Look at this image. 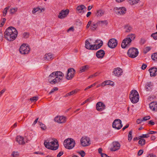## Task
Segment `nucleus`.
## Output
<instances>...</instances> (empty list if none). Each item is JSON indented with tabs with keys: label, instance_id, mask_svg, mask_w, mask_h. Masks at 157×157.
Segmentation results:
<instances>
[{
	"label": "nucleus",
	"instance_id": "10",
	"mask_svg": "<svg viewBox=\"0 0 157 157\" xmlns=\"http://www.w3.org/2000/svg\"><path fill=\"white\" fill-rule=\"evenodd\" d=\"M81 145L84 147L87 146L90 144V139L86 137H82L80 140Z\"/></svg>",
	"mask_w": 157,
	"mask_h": 157
},
{
	"label": "nucleus",
	"instance_id": "4",
	"mask_svg": "<svg viewBox=\"0 0 157 157\" xmlns=\"http://www.w3.org/2000/svg\"><path fill=\"white\" fill-rule=\"evenodd\" d=\"M75 144V140L71 138L66 139L63 142V145L65 147L68 149H72L74 147Z\"/></svg>",
	"mask_w": 157,
	"mask_h": 157
},
{
	"label": "nucleus",
	"instance_id": "49",
	"mask_svg": "<svg viewBox=\"0 0 157 157\" xmlns=\"http://www.w3.org/2000/svg\"><path fill=\"white\" fill-rule=\"evenodd\" d=\"M58 89L57 87H55L53 88L49 93V94H51L53 93L55 91L58 90Z\"/></svg>",
	"mask_w": 157,
	"mask_h": 157
},
{
	"label": "nucleus",
	"instance_id": "61",
	"mask_svg": "<svg viewBox=\"0 0 157 157\" xmlns=\"http://www.w3.org/2000/svg\"><path fill=\"white\" fill-rule=\"evenodd\" d=\"M91 21H89L88 22V24L86 25V28H88L90 26H91Z\"/></svg>",
	"mask_w": 157,
	"mask_h": 157
},
{
	"label": "nucleus",
	"instance_id": "35",
	"mask_svg": "<svg viewBox=\"0 0 157 157\" xmlns=\"http://www.w3.org/2000/svg\"><path fill=\"white\" fill-rule=\"evenodd\" d=\"M140 140L138 142V144L140 145L141 146L144 145L145 144L146 141L145 139L142 138L139 139Z\"/></svg>",
	"mask_w": 157,
	"mask_h": 157
},
{
	"label": "nucleus",
	"instance_id": "21",
	"mask_svg": "<svg viewBox=\"0 0 157 157\" xmlns=\"http://www.w3.org/2000/svg\"><path fill=\"white\" fill-rule=\"evenodd\" d=\"M113 72L115 76L119 77L122 75L123 71L121 69L117 67L114 69Z\"/></svg>",
	"mask_w": 157,
	"mask_h": 157
},
{
	"label": "nucleus",
	"instance_id": "47",
	"mask_svg": "<svg viewBox=\"0 0 157 157\" xmlns=\"http://www.w3.org/2000/svg\"><path fill=\"white\" fill-rule=\"evenodd\" d=\"M140 138H147L150 137L148 133L145 134H142L141 136H140Z\"/></svg>",
	"mask_w": 157,
	"mask_h": 157
},
{
	"label": "nucleus",
	"instance_id": "40",
	"mask_svg": "<svg viewBox=\"0 0 157 157\" xmlns=\"http://www.w3.org/2000/svg\"><path fill=\"white\" fill-rule=\"evenodd\" d=\"M151 59L153 60L157 59V52L155 53L151 56Z\"/></svg>",
	"mask_w": 157,
	"mask_h": 157
},
{
	"label": "nucleus",
	"instance_id": "62",
	"mask_svg": "<svg viewBox=\"0 0 157 157\" xmlns=\"http://www.w3.org/2000/svg\"><path fill=\"white\" fill-rule=\"evenodd\" d=\"M148 124L153 125L155 124V123L152 120H151L149 121Z\"/></svg>",
	"mask_w": 157,
	"mask_h": 157
},
{
	"label": "nucleus",
	"instance_id": "24",
	"mask_svg": "<svg viewBox=\"0 0 157 157\" xmlns=\"http://www.w3.org/2000/svg\"><path fill=\"white\" fill-rule=\"evenodd\" d=\"M16 141L20 145H23L25 144L23 137L20 136L17 137Z\"/></svg>",
	"mask_w": 157,
	"mask_h": 157
},
{
	"label": "nucleus",
	"instance_id": "54",
	"mask_svg": "<svg viewBox=\"0 0 157 157\" xmlns=\"http://www.w3.org/2000/svg\"><path fill=\"white\" fill-rule=\"evenodd\" d=\"M98 74L97 72L95 73L94 74L92 75H90L89 77V78H92L95 77L97 76L98 75Z\"/></svg>",
	"mask_w": 157,
	"mask_h": 157
},
{
	"label": "nucleus",
	"instance_id": "6",
	"mask_svg": "<svg viewBox=\"0 0 157 157\" xmlns=\"http://www.w3.org/2000/svg\"><path fill=\"white\" fill-rule=\"evenodd\" d=\"M57 77H56L54 72L51 73L48 78L49 82L52 84H55L58 83Z\"/></svg>",
	"mask_w": 157,
	"mask_h": 157
},
{
	"label": "nucleus",
	"instance_id": "41",
	"mask_svg": "<svg viewBox=\"0 0 157 157\" xmlns=\"http://www.w3.org/2000/svg\"><path fill=\"white\" fill-rule=\"evenodd\" d=\"M132 130L130 131L129 132L128 135V140L129 141H130L132 139Z\"/></svg>",
	"mask_w": 157,
	"mask_h": 157
},
{
	"label": "nucleus",
	"instance_id": "25",
	"mask_svg": "<svg viewBox=\"0 0 157 157\" xmlns=\"http://www.w3.org/2000/svg\"><path fill=\"white\" fill-rule=\"evenodd\" d=\"M44 58L46 60L49 61L52 60L53 58V55L51 53H49L45 54Z\"/></svg>",
	"mask_w": 157,
	"mask_h": 157
},
{
	"label": "nucleus",
	"instance_id": "23",
	"mask_svg": "<svg viewBox=\"0 0 157 157\" xmlns=\"http://www.w3.org/2000/svg\"><path fill=\"white\" fill-rule=\"evenodd\" d=\"M149 107L152 110L157 111V102H152L149 104Z\"/></svg>",
	"mask_w": 157,
	"mask_h": 157
},
{
	"label": "nucleus",
	"instance_id": "44",
	"mask_svg": "<svg viewBox=\"0 0 157 157\" xmlns=\"http://www.w3.org/2000/svg\"><path fill=\"white\" fill-rule=\"evenodd\" d=\"M151 36L155 40H157V32L151 34Z\"/></svg>",
	"mask_w": 157,
	"mask_h": 157
},
{
	"label": "nucleus",
	"instance_id": "2",
	"mask_svg": "<svg viewBox=\"0 0 157 157\" xmlns=\"http://www.w3.org/2000/svg\"><path fill=\"white\" fill-rule=\"evenodd\" d=\"M135 37L134 34H131L128 35V37L124 39L122 41L121 47L123 48H128L130 46L132 40H134Z\"/></svg>",
	"mask_w": 157,
	"mask_h": 157
},
{
	"label": "nucleus",
	"instance_id": "5",
	"mask_svg": "<svg viewBox=\"0 0 157 157\" xmlns=\"http://www.w3.org/2000/svg\"><path fill=\"white\" fill-rule=\"evenodd\" d=\"M138 53L139 52L138 49L134 47L130 48L127 52L128 56L132 58H134L137 57Z\"/></svg>",
	"mask_w": 157,
	"mask_h": 157
},
{
	"label": "nucleus",
	"instance_id": "31",
	"mask_svg": "<svg viewBox=\"0 0 157 157\" xmlns=\"http://www.w3.org/2000/svg\"><path fill=\"white\" fill-rule=\"evenodd\" d=\"M44 11V8H42L41 9L39 8V7H37L36 8H34L32 11V13L33 14H34L36 12L39 11L40 12H41L42 10Z\"/></svg>",
	"mask_w": 157,
	"mask_h": 157
},
{
	"label": "nucleus",
	"instance_id": "52",
	"mask_svg": "<svg viewBox=\"0 0 157 157\" xmlns=\"http://www.w3.org/2000/svg\"><path fill=\"white\" fill-rule=\"evenodd\" d=\"M145 42H146V40L144 38H141L140 40V44H143L145 43Z\"/></svg>",
	"mask_w": 157,
	"mask_h": 157
},
{
	"label": "nucleus",
	"instance_id": "48",
	"mask_svg": "<svg viewBox=\"0 0 157 157\" xmlns=\"http://www.w3.org/2000/svg\"><path fill=\"white\" fill-rule=\"evenodd\" d=\"M2 19V21H1L0 23V27H2L4 25L6 20V19L5 18H3Z\"/></svg>",
	"mask_w": 157,
	"mask_h": 157
},
{
	"label": "nucleus",
	"instance_id": "53",
	"mask_svg": "<svg viewBox=\"0 0 157 157\" xmlns=\"http://www.w3.org/2000/svg\"><path fill=\"white\" fill-rule=\"evenodd\" d=\"M79 154L82 157H84L85 155V153L83 151H81L80 152H79Z\"/></svg>",
	"mask_w": 157,
	"mask_h": 157
},
{
	"label": "nucleus",
	"instance_id": "19",
	"mask_svg": "<svg viewBox=\"0 0 157 157\" xmlns=\"http://www.w3.org/2000/svg\"><path fill=\"white\" fill-rule=\"evenodd\" d=\"M150 73V75L151 77L155 76L157 73H156L157 71V68L154 67L150 68L148 70Z\"/></svg>",
	"mask_w": 157,
	"mask_h": 157
},
{
	"label": "nucleus",
	"instance_id": "55",
	"mask_svg": "<svg viewBox=\"0 0 157 157\" xmlns=\"http://www.w3.org/2000/svg\"><path fill=\"white\" fill-rule=\"evenodd\" d=\"M105 83L106 85H112L111 84V82H113L111 81L110 80L108 81H105Z\"/></svg>",
	"mask_w": 157,
	"mask_h": 157
},
{
	"label": "nucleus",
	"instance_id": "43",
	"mask_svg": "<svg viewBox=\"0 0 157 157\" xmlns=\"http://www.w3.org/2000/svg\"><path fill=\"white\" fill-rule=\"evenodd\" d=\"M151 49V48L149 47H147L145 48L144 49L143 51V52L144 54H146L147 52H148Z\"/></svg>",
	"mask_w": 157,
	"mask_h": 157
},
{
	"label": "nucleus",
	"instance_id": "27",
	"mask_svg": "<svg viewBox=\"0 0 157 157\" xmlns=\"http://www.w3.org/2000/svg\"><path fill=\"white\" fill-rule=\"evenodd\" d=\"M85 47L86 48L88 49L91 50L92 47V45L90 44L88 40H86L85 42Z\"/></svg>",
	"mask_w": 157,
	"mask_h": 157
},
{
	"label": "nucleus",
	"instance_id": "33",
	"mask_svg": "<svg viewBox=\"0 0 157 157\" xmlns=\"http://www.w3.org/2000/svg\"><path fill=\"white\" fill-rule=\"evenodd\" d=\"M150 119V118H138L136 120V122L137 123V124H140L144 121H146Z\"/></svg>",
	"mask_w": 157,
	"mask_h": 157
},
{
	"label": "nucleus",
	"instance_id": "38",
	"mask_svg": "<svg viewBox=\"0 0 157 157\" xmlns=\"http://www.w3.org/2000/svg\"><path fill=\"white\" fill-rule=\"evenodd\" d=\"M17 8H12L10 9V13L11 14H13L17 11Z\"/></svg>",
	"mask_w": 157,
	"mask_h": 157
},
{
	"label": "nucleus",
	"instance_id": "13",
	"mask_svg": "<svg viewBox=\"0 0 157 157\" xmlns=\"http://www.w3.org/2000/svg\"><path fill=\"white\" fill-rule=\"evenodd\" d=\"M112 147L110 150L112 151H115L119 150L120 147V144L117 141H113L112 143Z\"/></svg>",
	"mask_w": 157,
	"mask_h": 157
},
{
	"label": "nucleus",
	"instance_id": "28",
	"mask_svg": "<svg viewBox=\"0 0 157 157\" xmlns=\"http://www.w3.org/2000/svg\"><path fill=\"white\" fill-rule=\"evenodd\" d=\"M86 10V8L84 5H82L80 6H77V10L79 11V13H81L82 12L81 11L82 10H83V12H84V10Z\"/></svg>",
	"mask_w": 157,
	"mask_h": 157
},
{
	"label": "nucleus",
	"instance_id": "16",
	"mask_svg": "<svg viewBox=\"0 0 157 157\" xmlns=\"http://www.w3.org/2000/svg\"><path fill=\"white\" fill-rule=\"evenodd\" d=\"M69 10L68 9H66L65 10H62L58 16V17L60 19H63L68 14Z\"/></svg>",
	"mask_w": 157,
	"mask_h": 157
},
{
	"label": "nucleus",
	"instance_id": "8",
	"mask_svg": "<svg viewBox=\"0 0 157 157\" xmlns=\"http://www.w3.org/2000/svg\"><path fill=\"white\" fill-rule=\"evenodd\" d=\"M121 121L119 119H115L113 122L112 126L113 128L119 130L122 127Z\"/></svg>",
	"mask_w": 157,
	"mask_h": 157
},
{
	"label": "nucleus",
	"instance_id": "39",
	"mask_svg": "<svg viewBox=\"0 0 157 157\" xmlns=\"http://www.w3.org/2000/svg\"><path fill=\"white\" fill-rule=\"evenodd\" d=\"M50 142L51 145L52 146H55L56 145V146H57L58 144V142L57 140H54V141H52Z\"/></svg>",
	"mask_w": 157,
	"mask_h": 157
},
{
	"label": "nucleus",
	"instance_id": "17",
	"mask_svg": "<svg viewBox=\"0 0 157 157\" xmlns=\"http://www.w3.org/2000/svg\"><path fill=\"white\" fill-rule=\"evenodd\" d=\"M100 42L98 44H94L92 45V49L91 50H97L102 45L103 42L102 40H100L97 39L95 41L96 43H98L99 42Z\"/></svg>",
	"mask_w": 157,
	"mask_h": 157
},
{
	"label": "nucleus",
	"instance_id": "20",
	"mask_svg": "<svg viewBox=\"0 0 157 157\" xmlns=\"http://www.w3.org/2000/svg\"><path fill=\"white\" fill-rule=\"evenodd\" d=\"M153 84L151 82H147L145 85V88L147 91H151L153 88Z\"/></svg>",
	"mask_w": 157,
	"mask_h": 157
},
{
	"label": "nucleus",
	"instance_id": "57",
	"mask_svg": "<svg viewBox=\"0 0 157 157\" xmlns=\"http://www.w3.org/2000/svg\"><path fill=\"white\" fill-rule=\"evenodd\" d=\"M63 154V151H61L58 153L57 155V157H60Z\"/></svg>",
	"mask_w": 157,
	"mask_h": 157
},
{
	"label": "nucleus",
	"instance_id": "42",
	"mask_svg": "<svg viewBox=\"0 0 157 157\" xmlns=\"http://www.w3.org/2000/svg\"><path fill=\"white\" fill-rule=\"evenodd\" d=\"M38 99V97L34 96L30 98V100L32 102H35Z\"/></svg>",
	"mask_w": 157,
	"mask_h": 157
},
{
	"label": "nucleus",
	"instance_id": "37",
	"mask_svg": "<svg viewBox=\"0 0 157 157\" xmlns=\"http://www.w3.org/2000/svg\"><path fill=\"white\" fill-rule=\"evenodd\" d=\"M98 26V25H97V22L96 23H92L91 25L90 26L91 27L92 30H94L96 29V28Z\"/></svg>",
	"mask_w": 157,
	"mask_h": 157
},
{
	"label": "nucleus",
	"instance_id": "26",
	"mask_svg": "<svg viewBox=\"0 0 157 157\" xmlns=\"http://www.w3.org/2000/svg\"><path fill=\"white\" fill-rule=\"evenodd\" d=\"M79 90V89H76L75 90H73L67 94L66 95H65L64 97H68L69 96H71V95L73 94H76L78 92V91Z\"/></svg>",
	"mask_w": 157,
	"mask_h": 157
},
{
	"label": "nucleus",
	"instance_id": "15",
	"mask_svg": "<svg viewBox=\"0 0 157 157\" xmlns=\"http://www.w3.org/2000/svg\"><path fill=\"white\" fill-rule=\"evenodd\" d=\"M105 105L102 102H98L96 105V109L99 111L104 110L105 109Z\"/></svg>",
	"mask_w": 157,
	"mask_h": 157
},
{
	"label": "nucleus",
	"instance_id": "36",
	"mask_svg": "<svg viewBox=\"0 0 157 157\" xmlns=\"http://www.w3.org/2000/svg\"><path fill=\"white\" fill-rule=\"evenodd\" d=\"M140 0H129V3L131 5L136 4Z\"/></svg>",
	"mask_w": 157,
	"mask_h": 157
},
{
	"label": "nucleus",
	"instance_id": "32",
	"mask_svg": "<svg viewBox=\"0 0 157 157\" xmlns=\"http://www.w3.org/2000/svg\"><path fill=\"white\" fill-rule=\"evenodd\" d=\"M107 22L106 20H104L103 21H99L97 22V25H98V26H102L104 24L107 25Z\"/></svg>",
	"mask_w": 157,
	"mask_h": 157
},
{
	"label": "nucleus",
	"instance_id": "45",
	"mask_svg": "<svg viewBox=\"0 0 157 157\" xmlns=\"http://www.w3.org/2000/svg\"><path fill=\"white\" fill-rule=\"evenodd\" d=\"M9 6H8L5 8L4 9V10L3 11V17H5L6 15L7 12V10L9 9Z\"/></svg>",
	"mask_w": 157,
	"mask_h": 157
},
{
	"label": "nucleus",
	"instance_id": "3",
	"mask_svg": "<svg viewBox=\"0 0 157 157\" xmlns=\"http://www.w3.org/2000/svg\"><path fill=\"white\" fill-rule=\"evenodd\" d=\"M130 99L133 103L137 102L139 100V96L137 91L136 90H132L129 94Z\"/></svg>",
	"mask_w": 157,
	"mask_h": 157
},
{
	"label": "nucleus",
	"instance_id": "7",
	"mask_svg": "<svg viewBox=\"0 0 157 157\" xmlns=\"http://www.w3.org/2000/svg\"><path fill=\"white\" fill-rule=\"evenodd\" d=\"M30 51V48L28 46L25 44H22L19 49L20 52L22 54H28Z\"/></svg>",
	"mask_w": 157,
	"mask_h": 157
},
{
	"label": "nucleus",
	"instance_id": "34",
	"mask_svg": "<svg viewBox=\"0 0 157 157\" xmlns=\"http://www.w3.org/2000/svg\"><path fill=\"white\" fill-rule=\"evenodd\" d=\"M104 11L101 10H98L96 15L98 17H101L102 16L104 13Z\"/></svg>",
	"mask_w": 157,
	"mask_h": 157
},
{
	"label": "nucleus",
	"instance_id": "18",
	"mask_svg": "<svg viewBox=\"0 0 157 157\" xmlns=\"http://www.w3.org/2000/svg\"><path fill=\"white\" fill-rule=\"evenodd\" d=\"M55 75L56 77H57V80L58 82H59L60 81L62 80L63 77L64 75V74L61 71H54Z\"/></svg>",
	"mask_w": 157,
	"mask_h": 157
},
{
	"label": "nucleus",
	"instance_id": "59",
	"mask_svg": "<svg viewBox=\"0 0 157 157\" xmlns=\"http://www.w3.org/2000/svg\"><path fill=\"white\" fill-rule=\"evenodd\" d=\"M128 28L126 30V32H129L132 29V28L130 26H127Z\"/></svg>",
	"mask_w": 157,
	"mask_h": 157
},
{
	"label": "nucleus",
	"instance_id": "22",
	"mask_svg": "<svg viewBox=\"0 0 157 157\" xmlns=\"http://www.w3.org/2000/svg\"><path fill=\"white\" fill-rule=\"evenodd\" d=\"M105 54V52L102 49H101L97 52L96 56L98 58L101 59L103 57Z\"/></svg>",
	"mask_w": 157,
	"mask_h": 157
},
{
	"label": "nucleus",
	"instance_id": "56",
	"mask_svg": "<svg viewBox=\"0 0 157 157\" xmlns=\"http://www.w3.org/2000/svg\"><path fill=\"white\" fill-rule=\"evenodd\" d=\"M147 67V65L146 64H143L141 67V69L142 70H145Z\"/></svg>",
	"mask_w": 157,
	"mask_h": 157
},
{
	"label": "nucleus",
	"instance_id": "46",
	"mask_svg": "<svg viewBox=\"0 0 157 157\" xmlns=\"http://www.w3.org/2000/svg\"><path fill=\"white\" fill-rule=\"evenodd\" d=\"M39 123H40V124L41 126V128L42 130H45L46 129V127L45 124L40 122H39Z\"/></svg>",
	"mask_w": 157,
	"mask_h": 157
},
{
	"label": "nucleus",
	"instance_id": "14",
	"mask_svg": "<svg viewBox=\"0 0 157 157\" xmlns=\"http://www.w3.org/2000/svg\"><path fill=\"white\" fill-rule=\"evenodd\" d=\"M44 144L46 147L53 150H56L58 149L59 146V144L56 146H52L51 145L50 142H47V141H44Z\"/></svg>",
	"mask_w": 157,
	"mask_h": 157
},
{
	"label": "nucleus",
	"instance_id": "11",
	"mask_svg": "<svg viewBox=\"0 0 157 157\" xmlns=\"http://www.w3.org/2000/svg\"><path fill=\"white\" fill-rule=\"evenodd\" d=\"M114 10L116 14L117 15H122L125 13L126 9L124 7H115Z\"/></svg>",
	"mask_w": 157,
	"mask_h": 157
},
{
	"label": "nucleus",
	"instance_id": "1",
	"mask_svg": "<svg viewBox=\"0 0 157 157\" xmlns=\"http://www.w3.org/2000/svg\"><path fill=\"white\" fill-rule=\"evenodd\" d=\"M17 31L16 29L12 26H10L6 29L4 33V35L5 38L8 40L13 41L17 37Z\"/></svg>",
	"mask_w": 157,
	"mask_h": 157
},
{
	"label": "nucleus",
	"instance_id": "29",
	"mask_svg": "<svg viewBox=\"0 0 157 157\" xmlns=\"http://www.w3.org/2000/svg\"><path fill=\"white\" fill-rule=\"evenodd\" d=\"M54 120L58 123H64L66 121V118H54Z\"/></svg>",
	"mask_w": 157,
	"mask_h": 157
},
{
	"label": "nucleus",
	"instance_id": "30",
	"mask_svg": "<svg viewBox=\"0 0 157 157\" xmlns=\"http://www.w3.org/2000/svg\"><path fill=\"white\" fill-rule=\"evenodd\" d=\"M89 68V67L88 65H86L81 67L80 68L79 72L82 73L85 71H86L88 70Z\"/></svg>",
	"mask_w": 157,
	"mask_h": 157
},
{
	"label": "nucleus",
	"instance_id": "51",
	"mask_svg": "<svg viewBox=\"0 0 157 157\" xmlns=\"http://www.w3.org/2000/svg\"><path fill=\"white\" fill-rule=\"evenodd\" d=\"M18 155V153L17 152L14 151L12 153V155L13 156V157H17Z\"/></svg>",
	"mask_w": 157,
	"mask_h": 157
},
{
	"label": "nucleus",
	"instance_id": "64",
	"mask_svg": "<svg viewBox=\"0 0 157 157\" xmlns=\"http://www.w3.org/2000/svg\"><path fill=\"white\" fill-rule=\"evenodd\" d=\"M102 154V155H101V157H111L108 156L105 153Z\"/></svg>",
	"mask_w": 157,
	"mask_h": 157
},
{
	"label": "nucleus",
	"instance_id": "58",
	"mask_svg": "<svg viewBox=\"0 0 157 157\" xmlns=\"http://www.w3.org/2000/svg\"><path fill=\"white\" fill-rule=\"evenodd\" d=\"M143 151L142 150H140L138 153V155L139 156L141 155L143 153Z\"/></svg>",
	"mask_w": 157,
	"mask_h": 157
},
{
	"label": "nucleus",
	"instance_id": "63",
	"mask_svg": "<svg viewBox=\"0 0 157 157\" xmlns=\"http://www.w3.org/2000/svg\"><path fill=\"white\" fill-rule=\"evenodd\" d=\"M147 157H156L155 155H154L153 154H150L148 155Z\"/></svg>",
	"mask_w": 157,
	"mask_h": 157
},
{
	"label": "nucleus",
	"instance_id": "12",
	"mask_svg": "<svg viewBox=\"0 0 157 157\" xmlns=\"http://www.w3.org/2000/svg\"><path fill=\"white\" fill-rule=\"evenodd\" d=\"M75 73V70L72 68L68 69L67 74L66 76V78L67 80L72 79L74 77Z\"/></svg>",
	"mask_w": 157,
	"mask_h": 157
},
{
	"label": "nucleus",
	"instance_id": "9",
	"mask_svg": "<svg viewBox=\"0 0 157 157\" xmlns=\"http://www.w3.org/2000/svg\"><path fill=\"white\" fill-rule=\"evenodd\" d=\"M107 45L111 48H114L117 45V41L115 38L111 39L109 40Z\"/></svg>",
	"mask_w": 157,
	"mask_h": 157
},
{
	"label": "nucleus",
	"instance_id": "50",
	"mask_svg": "<svg viewBox=\"0 0 157 157\" xmlns=\"http://www.w3.org/2000/svg\"><path fill=\"white\" fill-rule=\"evenodd\" d=\"M91 98L90 97L88 98L86 100L84 101L83 102H82L81 104V105H83L84 104H85L86 103L90 101H91Z\"/></svg>",
	"mask_w": 157,
	"mask_h": 157
},
{
	"label": "nucleus",
	"instance_id": "60",
	"mask_svg": "<svg viewBox=\"0 0 157 157\" xmlns=\"http://www.w3.org/2000/svg\"><path fill=\"white\" fill-rule=\"evenodd\" d=\"M23 37L24 38H27L28 36V34L27 33H24L23 35Z\"/></svg>",
	"mask_w": 157,
	"mask_h": 157
}]
</instances>
